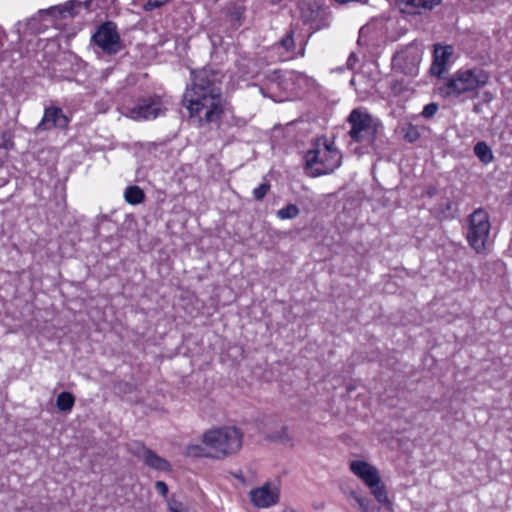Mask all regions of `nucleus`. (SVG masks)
Here are the masks:
<instances>
[{
  "mask_svg": "<svg viewBox=\"0 0 512 512\" xmlns=\"http://www.w3.org/2000/svg\"><path fill=\"white\" fill-rule=\"evenodd\" d=\"M216 82L217 77L212 71L202 69L194 73L193 82L184 93L185 107L200 123L216 122L223 114L224 100Z\"/></svg>",
  "mask_w": 512,
  "mask_h": 512,
  "instance_id": "1",
  "label": "nucleus"
},
{
  "mask_svg": "<svg viewBox=\"0 0 512 512\" xmlns=\"http://www.w3.org/2000/svg\"><path fill=\"white\" fill-rule=\"evenodd\" d=\"M489 73L480 67L460 68L443 78L437 87V93L444 99L477 97L479 90L489 82Z\"/></svg>",
  "mask_w": 512,
  "mask_h": 512,
  "instance_id": "2",
  "label": "nucleus"
},
{
  "mask_svg": "<svg viewBox=\"0 0 512 512\" xmlns=\"http://www.w3.org/2000/svg\"><path fill=\"white\" fill-rule=\"evenodd\" d=\"M207 457L224 459L236 454L243 444V433L235 426H223L207 430L202 435Z\"/></svg>",
  "mask_w": 512,
  "mask_h": 512,
  "instance_id": "3",
  "label": "nucleus"
},
{
  "mask_svg": "<svg viewBox=\"0 0 512 512\" xmlns=\"http://www.w3.org/2000/svg\"><path fill=\"white\" fill-rule=\"evenodd\" d=\"M342 154L333 141L318 138L305 155V169L309 176L319 177L333 173L341 166Z\"/></svg>",
  "mask_w": 512,
  "mask_h": 512,
  "instance_id": "4",
  "label": "nucleus"
},
{
  "mask_svg": "<svg viewBox=\"0 0 512 512\" xmlns=\"http://www.w3.org/2000/svg\"><path fill=\"white\" fill-rule=\"evenodd\" d=\"M351 472L370 490L375 500L388 511H393V504L388 497L385 484L382 482L378 468L365 460H352L349 463Z\"/></svg>",
  "mask_w": 512,
  "mask_h": 512,
  "instance_id": "5",
  "label": "nucleus"
},
{
  "mask_svg": "<svg viewBox=\"0 0 512 512\" xmlns=\"http://www.w3.org/2000/svg\"><path fill=\"white\" fill-rule=\"evenodd\" d=\"M351 128L348 132L351 139L357 143L373 145L381 126L380 121L366 111L354 109L348 117Z\"/></svg>",
  "mask_w": 512,
  "mask_h": 512,
  "instance_id": "6",
  "label": "nucleus"
},
{
  "mask_svg": "<svg viewBox=\"0 0 512 512\" xmlns=\"http://www.w3.org/2000/svg\"><path fill=\"white\" fill-rule=\"evenodd\" d=\"M467 241L476 253H483L487 249L491 223L488 213L483 209L475 210L468 219Z\"/></svg>",
  "mask_w": 512,
  "mask_h": 512,
  "instance_id": "7",
  "label": "nucleus"
},
{
  "mask_svg": "<svg viewBox=\"0 0 512 512\" xmlns=\"http://www.w3.org/2000/svg\"><path fill=\"white\" fill-rule=\"evenodd\" d=\"M422 54L423 52L418 46L410 45L395 54L393 67L406 75L416 76Z\"/></svg>",
  "mask_w": 512,
  "mask_h": 512,
  "instance_id": "8",
  "label": "nucleus"
},
{
  "mask_svg": "<svg viewBox=\"0 0 512 512\" xmlns=\"http://www.w3.org/2000/svg\"><path fill=\"white\" fill-rule=\"evenodd\" d=\"M163 111L161 99L145 98L140 100L135 106L127 108L124 113L126 117L134 121L153 120L157 118Z\"/></svg>",
  "mask_w": 512,
  "mask_h": 512,
  "instance_id": "9",
  "label": "nucleus"
},
{
  "mask_svg": "<svg viewBox=\"0 0 512 512\" xmlns=\"http://www.w3.org/2000/svg\"><path fill=\"white\" fill-rule=\"evenodd\" d=\"M251 503L257 508H269L280 499V486L277 482H265L249 492Z\"/></svg>",
  "mask_w": 512,
  "mask_h": 512,
  "instance_id": "10",
  "label": "nucleus"
},
{
  "mask_svg": "<svg viewBox=\"0 0 512 512\" xmlns=\"http://www.w3.org/2000/svg\"><path fill=\"white\" fill-rule=\"evenodd\" d=\"M97 46L108 54H115L120 49V36L113 22H105L93 35Z\"/></svg>",
  "mask_w": 512,
  "mask_h": 512,
  "instance_id": "11",
  "label": "nucleus"
},
{
  "mask_svg": "<svg viewBox=\"0 0 512 512\" xmlns=\"http://www.w3.org/2000/svg\"><path fill=\"white\" fill-rule=\"evenodd\" d=\"M129 451L141 460L146 466L162 472L171 471V464L164 458L160 457L151 449L141 443H133L129 445Z\"/></svg>",
  "mask_w": 512,
  "mask_h": 512,
  "instance_id": "12",
  "label": "nucleus"
},
{
  "mask_svg": "<svg viewBox=\"0 0 512 512\" xmlns=\"http://www.w3.org/2000/svg\"><path fill=\"white\" fill-rule=\"evenodd\" d=\"M69 124V118L59 107H48L44 111L41 122L37 125L36 131L42 132L52 128L64 129Z\"/></svg>",
  "mask_w": 512,
  "mask_h": 512,
  "instance_id": "13",
  "label": "nucleus"
},
{
  "mask_svg": "<svg viewBox=\"0 0 512 512\" xmlns=\"http://www.w3.org/2000/svg\"><path fill=\"white\" fill-rule=\"evenodd\" d=\"M452 53V46L434 45L433 63L430 68L432 75L440 77L444 73Z\"/></svg>",
  "mask_w": 512,
  "mask_h": 512,
  "instance_id": "14",
  "label": "nucleus"
},
{
  "mask_svg": "<svg viewBox=\"0 0 512 512\" xmlns=\"http://www.w3.org/2000/svg\"><path fill=\"white\" fill-rule=\"evenodd\" d=\"M86 4L78 0H69L64 4L51 7L49 12L52 14L57 12L62 18L73 17Z\"/></svg>",
  "mask_w": 512,
  "mask_h": 512,
  "instance_id": "15",
  "label": "nucleus"
},
{
  "mask_svg": "<svg viewBox=\"0 0 512 512\" xmlns=\"http://www.w3.org/2000/svg\"><path fill=\"white\" fill-rule=\"evenodd\" d=\"M349 497L355 500L358 508L361 512H380L381 507L375 505L369 498L360 495L359 493L352 491L349 493Z\"/></svg>",
  "mask_w": 512,
  "mask_h": 512,
  "instance_id": "16",
  "label": "nucleus"
},
{
  "mask_svg": "<svg viewBox=\"0 0 512 512\" xmlns=\"http://www.w3.org/2000/svg\"><path fill=\"white\" fill-rule=\"evenodd\" d=\"M125 201L130 205H138L145 199L144 191L137 185L129 186L124 191Z\"/></svg>",
  "mask_w": 512,
  "mask_h": 512,
  "instance_id": "17",
  "label": "nucleus"
},
{
  "mask_svg": "<svg viewBox=\"0 0 512 512\" xmlns=\"http://www.w3.org/2000/svg\"><path fill=\"white\" fill-rule=\"evenodd\" d=\"M75 398L70 392H61L56 399V406L62 412H70L74 406Z\"/></svg>",
  "mask_w": 512,
  "mask_h": 512,
  "instance_id": "18",
  "label": "nucleus"
},
{
  "mask_svg": "<svg viewBox=\"0 0 512 512\" xmlns=\"http://www.w3.org/2000/svg\"><path fill=\"white\" fill-rule=\"evenodd\" d=\"M474 153L484 164H488L493 160L492 150L485 142H478L474 146Z\"/></svg>",
  "mask_w": 512,
  "mask_h": 512,
  "instance_id": "19",
  "label": "nucleus"
},
{
  "mask_svg": "<svg viewBox=\"0 0 512 512\" xmlns=\"http://www.w3.org/2000/svg\"><path fill=\"white\" fill-rule=\"evenodd\" d=\"M13 147V140L9 132L0 134V166L7 158V152Z\"/></svg>",
  "mask_w": 512,
  "mask_h": 512,
  "instance_id": "20",
  "label": "nucleus"
},
{
  "mask_svg": "<svg viewBox=\"0 0 512 512\" xmlns=\"http://www.w3.org/2000/svg\"><path fill=\"white\" fill-rule=\"evenodd\" d=\"M407 5L423 9L432 10L435 6H438L442 0H402Z\"/></svg>",
  "mask_w": 512,
  "mask_h": 512,
  "instance_id": "21",
  "label": "nucleus"
},
{
  "mask_svg": "<svg viewBox=\"0 0 512 512\" xmlns=\"http://www.w3.org/2000/svg\"><path fill=\"white\" fill-rule=\"evenodd\" d=\"M300 213L299 208L295 204H289L277 211V217L282 220L293 219Z\"/></svg>",
  "mask_w": 512,
  "mask_h": 512,
  "instance_id": "22",
  "label": "nucleus"
},
{
  "mask_svg": "<svg viewBox=\"0 0 512 512\" xmlns=\"http://www.w3.org/2000/svg\"><path fill=\"white\" fill-rule=\"evenodd\" d=\"M403 136L407 141L412 143L419 139L420 134L416 127L408 125L407 127L403 128Z\"/></svg>",
  "mask_w": 512,
  "mask_h": 512,
  "instance_id": "23",
  "label": "nucleus"
},
{
  "mask_svg": "<svg viewBox=\"0 0 512 512\" xmlns=\"http://www.w3.org/2000/svg\"><path fill=\"white\" fill-rule=\"evenodd\" d=\"M186 455L190 457L207 456L205 446L200 445H189L186 448Z\"/></svg>",
  "mask_w": 512,
  "mask_h": 512,
  "instance_id": "24",
  "label": "nucleus"
},
{
  "mask_svg": "<svg viewBox=\"0 0 512 512\" xmlns=\"http://www.w3.org/2000/svg\"><path fill=\"white\" fill-rule=\"evenodd\" d=\"M280 46L288 52L294 49L295 43L292 31L289 32V34L280 41Z\"/></svg>",
  "mask_w": 512,
  "mask_h": 512,
  "instance_id": "25",
  "label": "nucleus"
},
{
  "mask_svg": "<svg viewBox=\"0 0 512 512\" xmlns=\"http://www.w3.org/2000/svg\"><path fill=\"white\" fill-rule=\"evenodd\" d=\"M270 186L267 183H263L259 185L257 188L253 190V196L256 200H262L267 194Z\"/></svg>",
  "mask_w": 512,
  "mask_h": 512,
  "instance_id": "26",
  "label": "nucleus"
},
{
  "mask_svg": "<svg viewBox=\"0 0 512 512\" xmlns=\"http://www.w3.org/2000/svg\"><path fill=\"white\" fill-rule=\"evenodd\" d=\"M169 1L170 0H148L147 3L144 5V10L152 11L154 9L162 7Z\"/></svg>",
  "mask_w": 512,
  "mask_h": 512,
  "instance_id": "27",
  "label": "nucleus"
},
{
  "mask_svg": "<svg viewBox=\"0 0 512 512\" xmlns=\"http://www.w3.org/2000/svg\"><path fill=\"white\" fill-rule=\"evenodd\" d=\"M438 110V106L437 104L435 103H430V104H427L424 108H423V111H422V115L425 117V118H430L432 116L435 115V113L437 112Z\"/></svg>",
  "mask_w": 512,
  "mask_h": 512,
  "instance_id": "28",
  "label": "nucleus"
},
{
  "mask_svg": "<svg viewBox=\"0 0 512 512\" xmlns=\"http://www.w3.org/2000/svg\"><path fill=\"white\" fill-rule=\"evenodd\" d=\"M155 488L156 490L163 496V497H167V494H168V486L165 482L163 481H157L155 483Z\"/></svg>",
  "mask_w": 512,
  "mask_h": 512,
  "instance_id": "29",
  "label": "nucleus"
},
{
  "mask_svg": "<svg viewBox=\"0 0 512 512\" xmlns=\"http://www.w3.org/2000/svg\"><path fill=\"white\" fill-rule=\"evenodd\" d=\"M169 512H184V507L182 503L171 500L169 502Z\"/></svg>",
  "mask_w": 512,
  "mask_h": 512,
  "instance_id": "30",
  "label": "nucleus"
},
{
  "mask_svg": "<svg viewBox=\"0 0 512 512\" xmlns=\"http://www.w3.org/2000/svg\"><path fill=\"white\" fill-rule=\"evenodd\" d=\"M115 0H103V2L106 4V6H110L114 3Z\"/></svg>",
  "mask_w": 512,
  "mask_h": 512,
  "instance_id": "31",
  "label": "nucleus"
},
{
  "mask_svg": "<svg viewBox=\"0 0 512 512\" xmlns=\"http://www.w3.org/2000/svg\"><path fill=\"white\" fill-rule=\"evenodd\" d=\"M350 61H351V62H354V57H353V55L349 56V60H348V62H350Z\"/></svg>",
  "mask_w": 512,
  "mask_h": 512,
  "instance_id": "32",
  "label": "nucleus"
},
{
  "mask_svg": "<svg viewBox=\"0 0 512 512\" xmlns=\"http://www.w3.org/2000/svg\"><path fill=\"white\" fill-rule=\"evenodd\" d=\"M350 61H351V62H354V57H353V55L349 56V60H348V62H350Z\"/></svg>",
  "mask_w": 512,
  "mask_h": 512,
  "instance_id": "33",
  "label": "nucleus"
}]
</instances>
